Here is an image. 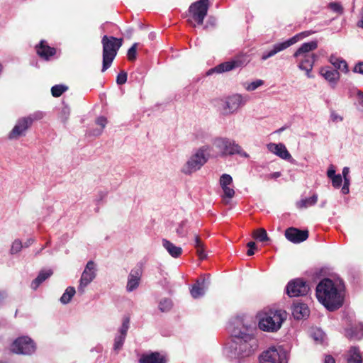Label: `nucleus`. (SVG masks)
<instances>
[{
  "label": "nucleus",
  "mask_w": 363,
  "mask_h": 363,
  "mask_svg": "<svg viewBox=\"0 0 363 363\" xmlns=\"http://www.w3.org/2000/svg\"><path fill=\"white\" fill-rule=\"evenodd\" d=\"M220 185L221 187L232 186L233 185V178L230 174H223L221 175L220 178Z\"/></svg>",
  "instance_id": "58836bf2"
},
{
  "label": "nucleus",
  "mask_w": 363,
  "mask_h": 363,
  "mask_svg": "<svg viewBox=\"0 0 363 363\" xmlns=\"http://www.w3.org/2000/svg\"><path fill=\"white\" fill-rule=\"evenodd\" d=\"M317 48L318 42L316 40L304 43L293 55V57L296 59L298 69L305 71L308 78L313 77L311 72L317 59V55L312 52Z\"/></svg>",
  "instance_id": "7ed1b4c3"
},
{
  "label": "nucleus",
  "mask_w": 363,
  "mask_h": 363,
  "mask_svg": "<svg viewBox=\"0 0 363 363\" xmlns=\"http://www.w3.org/2000/svg\"><path fill=\"white\" fill-rule=\"evenodd\" d=\"M208 7V0H199L190 6L189 11L199 25L203 24Z\"/></svg>",
  "instance_id": "f8f14e48"
},
{
  "label": "nucleus",
  "mask_w": 363,
  "mask_h": 363,
  "mask_svg": "<svg viewBox=\"0 0 363 363\" xmlns=\"http://www.w3.org/2000/svg\"><path fill=\"white\" fill-rule=\"evenodd\" d=\"M349 173H350V168L347 167H345L342 169V177H343V178L350 177Z\"/></svg>",
  "instance_id": "4d7b16f0"
},
{
  "label": "nucleus",
  "mask_w": 363,
  "mask_h": 363,
  "mask_svg": "<svg viewBox=\"0 0 363 363\" xmlns=\"http://www.w3.org/2000/svg\"><path fill=\"white\" fill-rule=\"evenodd\" d=\"M210 150L209 146L205 145L199 148L186 162L182 169V172L185 174L191 173L200 169L201 167L207 162L206 152Z\"/></svg>",
  "instance_id": "423d86ee"
},
{
  "label": "nucleus",
  "mask_w": 363,
  "mask_h": 363,
  "mask_svg": "<svg viewBox=\"0 0 363 363\" xmlns=\"http://www.w3.org/2000/svg\"><path fill=\"white\" fill-rule=\"evenodd\" d=\"M76 293L75 289L73 286H68L65 292L63 293L62 296H61L60 301L62 304H67L69 303L72 297L74 296Z\"/></svg>",
  "instance_id": "72a5a7b5"
},
{
  "label": "nucleus",
  "mask_w": 363,
  "mask_h": 363,
  "mask_svg": "<svg viewBox=\"0 0 363 363\" xmlns=\"http://www.w3.org/2000/svg\"><path fill=\"white\" fill-rule=\"evenodd\" d=\"M193 245L194 247L196 249V252L199 258L201 259H204L206 257V254L205 253L204 244L201 241L199 235H195Z\"/></svg>",
  "instance_id": "2f4dec72"
},
{
  "label": "nucleus",
  "mask_w": 363,
  "mask_h": 363,
  "mask_svg": "<svg viewBox=\"0 0 363 363\" xmlns=\"http://www.w3.org/2000/svg\"><path fill=\"white\" fill-rule=\"evenodd\" d=\"M253 237L259 242L269 240L267 231L264 228H259L253 232Z\"/></svg>",
  "instance_id": "f704fd0d"
},
{
  "label": "nucleus",
  "mask_w": 363,
  "mask_h": 363,
  "mask_svg": "<svg viewBox=\"0 0 363 363\" xmlns=\"http://www.w3.org/2000/svg\"><path fill=\"white\" fill-rule=\"evenodd\" d=\"M318 335H320V340H322V336H323V334H322V332L321 331H318ZM316 333L314 334V336H313V338L315 340H319V337H318V335H315Z\"/></svg>",
  "instance_id": "0e129e2a"
},
{
  "label": "nucleus",
  "mask_w": 363,
  "mask_h": 363,
  "mask_svg": "<svg viewBox=\"0 0 363 363\" xmlns=\"http://www.w3.org/2000/svg\"><path fill=\"white\" fill-rule=\"evenodd\" d=\"M362 358L358 347H352L349 350L347 362L348 363H362Z\"/></svg>",
  "instance_id": "7c9ffc66"
},
{
  "label": "nucleus",
  "mask_w": 363,
  "mask_h": 363,
  "mask_svg": "<svg viewBox=\"0 0 363 363\" xmlns=\"http://www.w3.org/2000/svg\"><path fill=\"white\" fill-rule=\"evenodd\" d=\"M318 335H320V340H322V336H323V334H322V332L321 331H318ZM316 333L314 334V336H313V338L315 340H319V337H318V335H315Z\"/></svg>",
  "instance_id": "e2e57ef3"
},
{
  "label": "nucleus",
  "mask_w": 363,
  "mask_h": 363,
  "mask_svg": "<svg viewBox=\"0 0 363 363\" xmlns=\"http://www.w3.org/2000/svg\"><path fill=\"white\" fill-rule=\"evenodd\" d=\"M329 8L335 13L341 14L343 12L342 5L337 2H332L328 5Z\"/></svg>",
  "instance_id": "49530a36"
},
{
  "label": "nucleus",
  "mask_w": 363,
  "mask_h": 363,
  "mask_svg": "<svg viewBox=\"0 0 363 363\" xmlns=\"http://www.w3.org/2000/svg\"><path fill=\"white\" fill-rule=\"evenodd\" d=\"M320 73L327 81L333 84V87L335 86L340 78V74L336 69H329L328 67L321 68Z\"/></svg>",
  "instance_id": "393cba45"
},
{
  "label": "nucleus",
  "mask_w": 363,
  "mask_h": 363,
  "mask_svg": "<svg viewBox=\"0 0 363 363\" xmlns=\"http://www.w3.org/2000/svg\"><path fill=\"white\" fill-rule=\"evenodd\" d=\"M107 123V120L104 116H100L96 118V124L100 126L99 128L89 129L86 132V135L89 136H99L101 134L103 129L105 128Z\"/></svg>",
  "instance_id": "c85d7f7f"
},
{
  "label": "nucleus",
  "mask_w": 363,
  "mask_h": 363,
  "mask_svg": "<svg viewBox=\"0 0 363 363\" xmlns=\"http://www.w3.org/2000/svg\"><path fill=\"white\" fill-rule=\"evenodd\" d=\"M6 296L7 294L5 291H0V306L3 304L4 301Z\"/></svg>",
  "instance_id": "6e6d98bb"
},
{
  "label": "nucleus",
  "mask_w": 363,
  "mask_h": 363,
  "mask_svg": "<svg viewBox=\"0 0 363 363\" xmlns=\"http://www.w3.org/2000/svg\"><path fill=\"white\" fill-rule=\"evenodd\" d=\"M138 43H134L128 50V58L129 60L133 61L136 59Z\"/></svg>",
  "instance_id": "79ce46f5"
},
{
  "label": "nucleus",
  "mask_w": 363,
  "mask_h": 363,
  "mask_svg": "<svg viewBox=\"0 0 363 363\" xmlns=\"http://www.w3.org/2000/svg\"><path fill=\"white\" fill-rule=\"evenodd\" d=\"M329 61L335 67V69H340L345 72H348V67L345 60L335 55H331L330 57Z\"/></svg>",
  "instance_id": "c756f323"
},
{
  "label": "nucleus",
  "mask_w": 363,
  "mask_h": 363,
  "mask_svg": "<svg viewBox=\"0 0 363 363\" xmlns=\"http://www.w3.org/2000/svg\"><path fill=\"white\" fill-rule=\"evenodd\" d=\"M308 34L306 33V32H303L298 34L295 35L292 38L281 42L278 43L274 45H273L272 48L269 50H267L262 52L261 56V60L264 61L267 60L268 58H270L273 56H274L277 53L283 51L290 46L293 45L294 44L296 43L301 38L308 36Z\"/></svg>",
  "instance_id": "1a4fd4ad"
},
{
  "label": "nucleus",
  "mask_w": 363,
  "mask_h": 363,
  "mask_svg": "<svg viewBox=\"0 0 363 363\" xmlns=\"http://www.w3.org/2000/svg\"><path fill=\"white\" fill-rule=\"evenodd\" d=\"M52 274V271L51 269L40 271L37 277L32 281L30 284L31 289L36 290L39 286L47 279H48Z\"/></svg>",
  "instance_id": "cd10ccee"
},
{
  "label": "nucleus",
  "mask_w": 363,
  "mask_h": 363,
  "mask_svg": "<svg viewBox=\"0 0 363 363\" xmlns=\"http://www.w3.org/2000/svg\"><path fill=\"white\" fill-rule=\"evenodd\" d=\"M122 42V38H115V56L117 54V50L121 46Z\"/></svg>",
  "instance_id": "864d4df0"
},
{
  "label": "nucleus",
  "mask_w": 363,
  "mask_h": 363,
  "mask_svg": "<svg viewBox=\"0 0 363 363\" xmlns=\"http://www.w3.org/2000/svg\"><path fill=\"white\" fill-rule=\"evenodd\" d=\"M353 72L363 74V62H359L353 68Z\"/></svg>",
  "instance_id": "3c124183"
},
{
  "label": "nucleus",
  "mask_w": 363,
  "mask_h": 363,
  "mask_svg": "<svg viewBox=\"0 0 363 363\" xmlns=\"http://www.w3.org/2000/svg\"><path fill=\"white\" fill-rule=\"evenodd\" d=\"M43 117V113L42 112H35L33 114L30 115L28 117H26L28 120H30V125H32L34 121L40 120Z\"/></svg>",
  "instance_id": "09e8293b"
},
{
  "label": "nucleus",
  "mask_w": 363,
  "mask_h": 363,
  "mask_svg": "<svg viewBox=\"0 0 363 363\" xmlns=\"http://www.w3.org/2000/svg\"><path fill=\"white\" fill-rule=\"evenodd\" d=\"M310 310L304 303H294L292 307V315L296 320L305 319L309 316Z\"/></svg>",
  "instance_id": "5701e85b"
},
{
  "label": "nucleus",
  "mask_w": 363,
  "mask_h": 363,
  "mask_svg": "<svg viewBox=\"0 0 363 363\" xmlns=\"http://www.w3.org/2000/svg\"><path fill=\"white\" fill-rule=\"evenodd\" d=\"M68 87L64 84H56L51 88V94L54 97H60Z\"/></svg>",
  "instance_id": "c9c22d12"
},
{
  "label": "nucleus",
  "mask_w": 363,
  "mask_h": 363,
  "mask_svg": "<svg viewBox=\"0 0 363 363\" xmlns=\"http://www.w3.org/2000/svg\"><path fill=\"white\" fill-rule=\"evenodd\" d=\"M336 175L337 174H335V167L333 164H330L327 171L328 177L331 179L332 177H333L334 176H336Z\"/></svg>",
  "instance_id": "603ef678"
},
{
  "label": "nucleus",
  "mask_w": 363,
  "mask_h": 363,
  "mask_svg": "<svg viewBox=\"0 0 363 363\" xmlns=\"http://www.w3.org/2000/svg\"><path fill=\"white\" fill-rule=\"evenodd\" d=\"M325 363H335V361L332 356L327 355L325 358Z\"/></svg>",
  "instance_id": "13d9d810"
},
{
  "label": "nucleus",
  "mask_w": 363,
  "mask_h": 363,
  "mask_svg": "<svg viewBox=\"0 0 363 363\" xmlns=\"http://www.w3.org/2000/svg\"><path fill=\"white\" fill-rule=\"evenodd\" d=\"M70 115V108L68 106H65L62 108L60 117L63 123H66Z\"/></svg>",
  "instance_id": "a19ab883"
},
{
  "label": "nucleus",
  "mask_w": 363,
  "mask_h": 363,
  "mask_svg": "<svg viewBox=\"0 0 363 363\" xmlns=\"http://www.w3.org/2000/svg\"><path fill=\"white\" fill-rule=\"evenodd\" d=\"M130 328V317L124 315L122 318L121 325L119 327L118 332L119 335L115 337V351L121 350L124 344L127 332Z\"/></svg>",
  "instance_id": "dca6fc26"
},
{
  "label": "nucleus",
  "mask_w": 363,
  "mask_h": 363,
  "mask_svg": "<svg viewBox=\"0 0 363 363\" xmlns=\"http://www.w3.org/2000/svg\"><path fill=\"white\" fill-rule=\"evenodd\" d=\"M357 96L360 101L362 100L363 99V92L362 91H358Z\"/></svg>",
  "instance_id": "338daca9"
},
{
  "label": "nucleus",
  "mask_w": 363,
  "mask_h": 363,
  "mask_svg": "<svg viewBox=\"0 0 363 363\" xmlns=\"http://www.w3.org/2000/svg\"><path fill=\"white\" fill-rule=\"evenodd\" d=\"M264 84V82L262 79H257L255 82H252L250 83L246 87V89L247 91H252L255 89H257L258 87L262 86Z\"/></svg>",
  "instance_id": "a18cd8bd"
},
{
  "label": "nucleus",
  "mask_w": 363,
  "mask_h": 363,
  "mask_svg": "<svg viewBox=\"0 0 363 363\" xmlns=\"http://www.w3.org/2000/svg\"><path fill=\"white\" fill-rule=\"evenodd\" d=\"M30 125V120H28L26 117L19 118L9 135V139H16L24 135Z\"/></svg>",
  "instance_id": "a211bd4d"
},
{
  "label": "nucleus",
  "mask_w": 363,
  "mask_h": 363,
  "mask_svg": "<svg viewBox=\"0 0 363 363\" xmlns=\"http://www.w3.org/2000/svg\"><path fill=\"white\" fill-rule=\"evenodd\" d=\"M345 335L350 339H362L363 337V324L359 323L346 329Z\"/></svg>",
  "instance_id": "a878e982"
},
{
  "label": "nucleus",
  "mask_w": 363,
  "mask_h": 363,
  "mask_svg": "<svg viewBox=\"0 0 363 363\" xmlns=\"http://www.w3.org/2000/svg\"><path fill=\"white\" fill-rule=\"evenodd\" d=\"M23 247V244L21 242V241L18 239H16L15 240L12 245H11V247L10 249V253L11 255H15L18 252H19L21 249Z\"/></svg>",
  "instance_id": "ea45409f"
},
{
  "label": "nucleus",
  "mask_w": 363,
  "mask_h": 363,
  "mask_svg": "<svg viewBox=\"0 0 363 363\" xmlns=\"http://www.w3.org/2000/svg\"><path fill=\"white\" fill-rule=\"evenodd\" d=\"M223 191V196L228 199H232L235 196V191L231 186L221 187Z\"/></svg>",
  "instance_id": "c03bdc74"
},
{
  "label": "nucleus",
  "mask_w": 363,
  "mask_h": 363,
  "mask_svg": "<svg viewBox=\"0 0 363 363\" xmlns=\"http://www.w3.org/2000/svg\"><path fill=\"white\" fill-rule=\"evenodd\" d=\"M261 363H287L288 354L283 347H272L259 357Z\"/></svg>",
  "instance_id": "6e6552de"
},
{
  "label": "nucleus",
  "mask_w": 363,
  "mask_h": 363,
  "mask_svg": "<svg viewBox=\"0 0 363 363\" xmlns=\"http://www.w3.org/2000/svg\"><path fill=\"white\" fill-rule=\"evenodd\" d=\"M343 179H344V184H343V185H346V186H350V177H345V178H343Z\"/></svg>",
  "instance_id": "680f3d73"
},
{
  "label": "nucleus",
  "mask_w": 363,
  "mask_h": 363,
  "mask_svg": "<svg viewBox=\"0 0 363 363\" xmlns=\"http://www.w3.org/2000/svg\"><path fill=\"white\" fill-rule=\"evenodd\" d=\"M332 185L335 189H339L341 186L342 183V177L341 174H338L336 176H334L331 179Z\"/></svg>",
  "instance_id": "37998d69"
},
{
  "label": "nucleus",
  "mask_w": 363,
  "mask_h": 363,
  "mask_svg": "<svg viewBox=\"0 0 363 363\" xmlns=\"http://www.w3.org/2000/svg\"><path fill=\"white\" fill-rule=\"evenodd\" d=\"M258 327L265 332L275 333L281 327L286 318V313L282 310L267 309L258 314Z\"/></svg>",
  "instance_id": "20e7f679"
},
{
  "label": "nucleus",
  "mask_w": 363,
  "mask_h": 363,
  "mask_svg": "<svg viewBox=\"0 0 363 363\" xmlns=\"http://www.w3.org/2000/svg\"><path fill=\"white\" fill-rule=\"evenodd\" d=\"M341 192L345 195L349 194V192H350L349 186H346V185H343L342 187V189H341Z\"/></svg>",
  "instance_id": "052dcab7"
},
{
  "label": "nucleus",
  "mask_w": 363,
  "mask_h": 363,
  "mask_svg": "<svg viewBox=\"0 0 363 363\" xmlns=\"http://www.w3.org/2000/svg\"><path fill=\"white\" fill-rule=\"evenodd\" d=\"M96 277L95 263L93 261H89L81 276L78 291L81 294L84 292V288L92 281Z\"/></svg>",
  "instance_id": "4468645a"
},
{
  "label": "nucleus",
  "mask_w": 363,
  "mask_h": 363,
  "mask_svg": "<svg viewBox=\"0 0 363 363\" xmlns=\"http://www.w3.org/2000/svg\"><path fill=\"white\" fill-rule=\"evenodd\" d=\"M318 201V195L313 194L311 197L301 199L297 203L298 208H308V206H314Z\"/></svg>",
  "instance_id": "473e14b6"
},
{
  "label": "nucleus",
  "mask_w": 363,
  "mask_h": 363,
  "mask_svg": "<svg viewBox=\"0 0 363 363\" xmlns=\"http://www.w3.org/2000/svg\"><path fill=\"white\" fill-rule=\"evenodd\" d=\"M33 242V240H28L26 242H25V247H28L31 243Z\"/></svg>",
  "instance_id": "774afa93"
},
{
  "label": "nucleus",
  "mask_w": 363,
  "mask_h": 363,
  "mask_svg": "<svg viewBox=\"0 0 363 363\" xmlns=\"http://www.w3.org/2000/svg\"><path fill=\"white\" fill-rule=\"evenodd\" d=\"M247 247L249 248L247 252V255L248 256H252L255 254V249L256 248V244L255 242H249L247 244Z\"/></svg>",
  "instance_id": "8fccbe9b"
},
{
  "label": "nucleus",
  "mask_w": 363,
  "mask_h": 363,
  "mask_svg": "<svg viewBox=\"0 0 363 363\" xmlns=\"http://www.w3.org/2000/svg\"><path fill=\"white\" fill-rule=\"evenodd\" d=\"M172 306V301L169 298H164L160 301L159 303V309L162 312H167L169 311Z\"/></svg>",
  "instance_id": "4c0bfd02"
},
{
  "label": "nucleus",
  "mask_w": 363,
  "mask_h": 363,
  "mask_svg": "<svg viewBox=\"0 0 363 363\" xmlns=\"http://www.w3.org/2000/svg\"><path fill=\"white\" fill-rule=\"evenodd\" d=\"M11 351L17 354L30 355L36 350L35 343L28 336L16 338L11 345Z\"/></svg>",
  "instance_id": "0eeeda50"
},
{
  "label": "nucleus",
  "mask_w": 363,
  "mask_h": 363,
  "mask_svg": "<svg viewBox=\"0 0 363 363\" xmlns=\"http://www.w3.org/2000/svg\"><path fill=\"white\" fill-rule=\"evenodd\" d=\"M232 340L225 348L227 356L238 362L250 357L257 347L254 332L255 323L245 316H237L228 324Z\"/></svg>",
  "instance_id": "f257e3e1"
},
{
  "label": "nucleus",
  "mask_w": 363,
  "mask_h": 363,
  "mask_svg": "<svg viewBox=\"0 0 363 363\" xmlns=\"http://www.w3.org/2000/svg\"><path fill=\"white\" fill-rule=\"evenodd\" d=\"M103 44V65L102 72L106 71L111 65L113 60V36L109 38L104 35L102 39Z\"/></svg>",
  "instance_id": "ddd939ff"
},
{
  "label": "nucleus",
  "mask_w": 363,
  "mask_h": 363,
  "mask_svg": "<svg viewBox=\"0 0 363 363\" xmlns=\"http://www.w3.org/2000/svg\"><path fill=\"white\" fill-rule=\"evenodd\" d=\"M285 237L288 240L293 243H300L308 239V231L291 227L286 230Z\"/></svg>",
  "instance_id": "f3484780"
},
{
  "label": "nucleus",
  "mask_w": 363,
  "mask_h": 363,
  "mask_svg": "<svg viewBox=\"0 0 363 363\" xmlns=\"http://www.w3.org/2000/svg\"><path fill=\"white\" fill-rule=\"evenodd\" d=\"M210 284V277L206 275L201 277L190 289V294L194 298L202 297Z\"/></svg>",
  "instance_id": "2eb2a0df"
},
{
  "label": "nucleus",
  "mask_w": 363,
  "mask_h": 363,
  "mask_svg": "<svg viewBox=\"0 0 363 363\" xmlns=\"http://www.w3.org/2000/svg\"><path fill=\"white\" fill-rule=\"evenodd\" d=\"M140 363H166L165 359L159 352L143 354L139 359Z\"/></svg>",
  "instance_id": "b1692460"
},
{
  "label": "nucleus",
  "mask_w": 363,
  "mask_h": 363,
  "mask_svg": "<svg viewBox=\"0 0 363 363\" xmlns=\"http://www.w3.org/2000/svg\"><path fill=\"white\" fill-rule=\"evenodd\" d=\"M35 49L37 54L45 60H49L56 53L55 48L48 45L45 40H41L39 45H36Z\"/></svg>",
  "instance_id": "412c9836"
},
{
  "label": "nucleus",
  "mask_w": 363,
  "mask_h": 363,
  "mask_svg": "<svg viewBox=\"0 0 363 363\" xmlns=\"http://www.w3.org/2000/svg\"><path fill=\"white\" fill-rule=\"evenodd\" d=\"M309 290L308 284L301 279L291 280L286 287V294L290 297L306 296Z\"/></svg>",
  "instance_id": "9b49d317"
},
{
  "label": "nucleus",
  "mask_w": 363,
  "mask_h": 363,
  "mask_svg": "<svg viewBox=\"0 0 363 363\" xmlns=\"http://www.w3.org/2000/svg\"><path fill=\"white\" fill-rule=\"evenodd\" d=\"M279 177H281V172H275L272 174H269L266 176V179H277Z\"/></svg>",
  "instance_id": "5fc2aeb1"
},
{
  "label": "nucleus",
  "mask_w": 363,
  "mask_h": 363,
  "mask_svg": "<svg viewBox=\"0 0 363 363\" xmlns=\"http://www.w3.org/2000/svg\"><path fill=\"white\" fill-rule=\"evenodd\" d=\"M357 26L358 27L363 28V14L362 15L361 20L357 23Z\"/></svg>",
  "instance_id": "69168bd1"
},
{
  "label": "nucleus",
  "mask_w": 363,
  "mask_h": 363,
  "mask_svg": "<svg viewBox=\"0 0 363 363\" xmlns=\"http://www.w3.org/2000/svg\"><path fill=\"white\" fill-rule=\"evenodd\" d=\"M246 101L247 97L240 94H234L227 99L225 109H228L230 113H233L243 106Z\"/></svg>",
  "instance_id": "aec40b11"
},
{
  "label": "nucleus",
  "mask_w": 363,
  "mask_h": 363,
  "mask_svg": "<svg viewBox=\"0 0 363 363\" xmlns=\"http://www.w3.org/2000/svg\"><path fill=\"white\" fill-rule=\"evenodd\" d=\"M316 297L330 311H334L342 304V296L334 282L328 278L323 279L317 285L315 290Z\"/></svg>",
  "instance_id": "f03ea898"
},
{
  "label": "nucleus",
  "mask_w": 363,
  "mask_h": 363,
  "mask_svg": "<svg viewBox=\"0 0 363 363\" xmlns=\"http://www.w3.org/2000/svg\"><path fill=\"white\" fill-rule=\"evenodd\" d=\"M248 60L245 55H238L234 57L232 60L220 63V65L211 69L208 74L216 72L217 73H223L229 72L235 69L245 66Z\"/></svg>",
  "instance_id": "9d476101"
},
{
  "label": "nucleus",
  "mask_w": 363,
  "mask_h": 363,
  "mask_svg": "<svg viewBox=\"0 0 363 363\" xmlns=\"http://www.w3.org/2000/svg\"><path fill=\"white\" fill-rule=\"evenodd\" d=\"M331 118L333 121H337V120H340V121H342V118L339 116L337 113H332L331 114Z\"/></svg>",
  "instance_id": "bf43d9fd"
},
{
  "label": "nucleus",
  "mask_w": 363,
  "mask_h": 363,
  "mask_svg": "<svg viewBox=\"0 0 363 363\" xmlns=\"http://www.w3.org/2000/svg\"><path fill=\"white\" fill-rule=\"evenodd\" d=\"M162 246L172 257L177 258L182 253V247L176 246L167 239L162 240Z\"/></svg>",
  "instance_id": "bb28decb"
},
{
  "label": "nucleus",
  "mask_w": 363,
  "mask_h": 363,
  "mask_svg": "<svg viewBox=\"0 0 363 363\" xmlns=\"http://www.w3.org/2000/svg\"><path fill=\"white\" fill-rule=\"evenodd\" d=\"M213 145L222 157L239 155L245 158L249 157V155L243 151L241 146L233 140L227 138H216L213 141Z\"/></svg>",
  "instance_id": "39448f33"
},
{
  "label": "nucleus",
  "mask_w": 363,
  "mask_h": 363,
  "mask_svg": "<svg viewBox=\"0 0 363 363\" xmlns=\"http://www.w3.org/2000/svg\"><path fill=\"white\" fill-rule=\"evenodd\" d=\"M142 273V269L140 267H135L130 271L126 286V289L128 292L133 291L139 286Z\"/></svg>",
  "instance_id": "6ab92c4d"
},
{
  "label": "nucleus",
  "mask_w": 363,
  "mask_h": 363,
  "mask_svg": "<svg viewBox=\"0 0 363 363\" xmlns=\"http://www.w3.org/2000/svg\"><path fill=\"white\" fill-rule=\"evenodd\" d=\"M267 149L269 152L275 154L283 160H289L291 158V154L287 150L286 146L282 143H269L267 145Z\"/></svg>",
  "instance_id": "4be33fe9"
},
{
  "label": "nucleus",
  "mask_w": 363,
  "mask_h": 363,
  "mask_svg": "<svg viewBox=\"0 0 363 363\" xmlns=\"http://www.w3.org/2000/svg\"><path fill=\"white\" fill-rule=\"evenodd\" d=\"M127 81V73L125 72H121L116 78V82L118 84H123Z\"/></svg>",
  "instance_id": "de8ad7c7"
},
{
  "label": "nucleus",
  "mask_w": 363,
  "mask_h": 363,
  "mask_svg": "<svg viewBox=\"0 0 363 363\" xmlns=\"http://www.w3.org/2000/svg\"><path fill=\"white\" fill-rule=\"evenodd\" d=\"M176 233L179 237H185L188 233V225L186 220L182 221L176 229Z\"/></svg>",
  "instance_id": "e433bc0d"
}]
</instances>
